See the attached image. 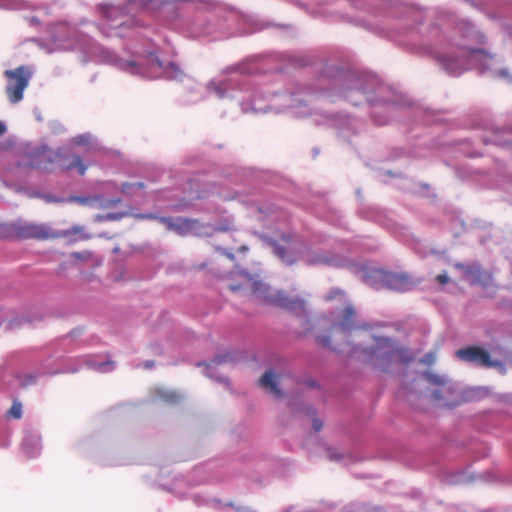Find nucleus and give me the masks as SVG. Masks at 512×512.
I'll return each mask as SVG.
<instances>
[{
	"label": "nucleus",
	"mask_w": 512,
	"mask_h": 512,
	"mask_svg": "<svg viewBox=\"0 0 512 512\" xmlns=\"http://www.w3.org/2000/svg\"><path fill=\"white\" fill-rule=\"evenodd\" d=\"M313 425L316 431H319L322 428V423L318 420H314Z\"/></svg>",
	"instance_id": "30"
},
{
	"label": "nucleus",
	"mask_w": 512,
	"mask_h": 512,
	"mask_svg": "<svg viewBox=\"0 0 512 512\" xmlns=\"http://www.w3.org/2000/svg\"><path fill=\"white\" fill-rule=\"evenodd\" d=\"M267 302L288 310L297 315L305 314V301L299 297H290L282 291H276L266 296Z\"/></svg>",
	"instance_id": "9"
},
{
	"label": "nucleus",
	"mask_w": 512,
	"mask_h": 512,
	"mask_svg": "<svg viewBox=\"0 0 512 512\" xmlns=\"http://www.w3.org/2000/svg\"><path fill=\"white\" fill-rule=\"evenodd\" d=\"M474 38H475V42H476L477 44H483V43H484V40H485V39H484V36H483L482 34H480V33H476V34H475V36H474Z\"/></svg>",
	"instance_id": "24"
},
{
	"label": "nucleus",
	"mask_w": 512,
	"mask_h": 512,
	"mask_svg": "<svg viewBox=\"0 0 512 512\" xmlns=\"http://www.w3.org/2000/svg\"><path fill=\"white\" fill-rule=\"evenodd\" d=\"M230 230H233V228L230 227L229 225H219L214 228V231H216V232H226V231H230Z\"/></svg>",
	"instance_id": "23"
},
{
	"label": "nucleus",
	"mask_w": 512,
	"mask_h": 512,
	"mask_svg": "<svg viewBox=\"0 0 512 512\" xmlns=\"http://www.w3.org/2000/svg\"><path fill=\"white\" fill-rule=\"evenodd\" d=\"M282 241L287 243V244H289V243L292 242V236L285 234V235L282 236Z\"/></svg>",
	"instance_id": "29"
},
{
	"label": "nucleus",
	"mask_w": 512,
	"mask_h": 512,
	"mask_svg": "<svg viewBox=\"0 0 512 512\" xmlns=\"http://www.w3.org/2000/svg\"><path fill=\"white\" fill-rule=\"evenodd\" d=\"M366 282L374 289L387 288L404 292L416 285V282L406 273H393L376 269L366 276Z\"/></svg>",
	"instance_id": "4"
},
{
	"label": "nucleus",
	"mask_w": 512,
	"mask_h": 512,
	"mask_svg": "<svg viewBox=\"0 0 512 512\" xmlns=\"http://www.w3.org/2000/svg\"><path fill=\"white\" fill-rule=\"evenodd\" d=\"M499 76L503 77V78H506L509 75H508V72L506 70H501V71H499Z\"/></svg>",
	"instance_id": "33"
},
{
	"label": "nucleus",
	"mask_w": 512,
	"mask_h": 512,
	"mask_svg": "<svg viewBox=\"0 0 512 512\" xmlns=\"http://www.w3.org/2000/svg\"><path fill=\"white\" fill-rule=\"evenodd\" d=\"M144 188V184L142 182H136V183H124L122 185V191L123 192H129L132 188Z\"/></svg>",
	"instance_id": "19"
},
{
	"label": "nucleus",
	"mask_w": 512,
	"mask_h": 512,
	"mask_svg": "<svg viewBox=\"0 0 512 512\" xmlns=\"http://www.w3.org/2000/svg\"><path fill=\"white\" fill-rule=\"evenodd\" d=\"M8 414L11 417L15 418V419L21 418V416H22V405H21V403L14 402L12 404L11 408L9 409Z\"/></svg>",
	"instance_id": "18"
},
{
	"label": "nucleus",
	"mask_w": 512,
	"mask_h": 512,
	"mask_svg": "<svg viewBox=\"0 0 512 512\" xmlns=\"http://www.w3.org/2000/svg\"><path fill=\"white\" fill-rule=\"evenodd\" d=\"M108 219H118V217L116 215H108L107 217Z\"/></svg>",
	"instance_id": "35"
},
{
	"label": "nucleus",
	"mask_w": 512,
	"mask_h": 512,
	"mask_svg": "<svg viewBox=\"0 0 512 512\" xmlns=\"http://www.w3.org/2000/svg\"><path fill=\"white\" fill-rule=\"evenodd\" d=\"M436 280L438 281L439 284L446 285L449 282V277L447 276L446 273H443V274H439L436 277Z\"/></svg>",
	"instance_id": "22"
},
{
	"label": "nucleus",
	"mask_w": 512,
	"mask_h": 512,
	"mask_svg": "<svg viewBox=\"0 0 512 512\" xmlns=\"http://www.w3.org/2000/svg\"><path fill=\"white\" fill-rule=\"evenodd\" d=\"M343 292L341 290H335V291H332L329 296L327 297V299L331 300L333 298H335L337 295H342Z\"/></svg>",
	"instance_id": "25"
},
{
	"label": "nucleus",
	"mask_w": 512,
	"mask_h": 512,
	"mask_svg": "<svg viewBox=\"0 0 512 512\" xmlns=\"http://www.w3.org/2000/svg\"><path fill=\"white\" fill-rule=\"evenodd\" d=\"M124 69L132 74H138L139 68L133 61L124 63Z\"/></svg>",
	"instance_id": "20"
},
{
	"label": "nucleus",
	"mask_w": 512,
	"mask_h": 512,
	"mask_svg": "<svg viewBox=\"0 0 512 512\" xmlns=\"http://www.w3.org/2000/svg\"><path fill=\"white\" fill-rule=\"evenodd\" d=\"M261 387L266 389L269 393L279 398L282 396V392L277 386L274 374L271 371L265 372L259 380Z\"/></svg>",
	"instance_id": "12"
},
{
	"label": "nucleus",
	"mask_w": 512,
	"mask_h": 512,
	"mask_svg": "<svg viewBox=\"0 0 512 512\" xmlns=\"http://www.w3.org/2000/svg\"><path fill=\"white\" fill-rule=\"evenodd\" d=\"M73 258L75 259H88L90 256H91V253L90 252H83V253H79V252H74L72 253L71 255Z\"/></svg>",
	"instance_id": "21"
},
{
	"label": "nucleus",
	"mask_w": 512,
	"mask_h": 512,
	"mask_svg": "<svg viewBox=\"0 0 512 512\" xmlns=\"http://www.w3.org/2000/svg\"><path fill=\"white\" fill-rule=\"evenodd\" d=\"M111 202L115 205V204H118V203L120 202V200H119V199H117V200H113V201H111Z\"/></svg>",
	"instance_id": "37"
},
{
	"label": "nucleus",
	"mask_w": 512,
	"mask_h": 512,
	"mask_svg": "<svg viewBox=\"0 0 512 512\" xmlns=\"http://www.w3.org/2000/svg\"><path fill=\"white\" fill-rule=\"evenodd\" d=\"M227 357H228V356H217V357L213 360V362H214V363H216V364H221V363L225 362V360H226V358H227Z\"/></svg>",
	"instance_id": "27"
},
{
	"label": "nucleus",
	"mask_w": 512,
	"mask_h": 512,
	"mask_svg": "<svg viewBox=\"0 0 512 512\" xmlns=\"http://www.w3.org/2000/svg\"><path fill=\"white\" fill-rule=\"evenodd\" d=\"M223 253L225 256H227L228 259L234 260V254H232L231 252H229L227 250H223Z\"/></svg>",
	"instance_id": "31"
},
{
	"label": "nucleus",
	"mask_w": 512,
	"mask_h": 512,
	"mask_svg": "<svg viewBox=\"0 0 512 512\" xmlns=\"http://www.w3.org/2000/svg\"><path fill=\"white\" fill-rule=\"evenodd\" d=\"M492 58L493 56L484 49L463 45L459 48L456 56L442 55L439 61L448 72L456 75L462 72L467 65H474L478 61L486 62Z\"/></svg>",
	"instance_id": "3"
},
{
	"label": "nucleus",
	"mask_w": 512,
	"mask_h": 512,
	"mask_svg": "<svg viewBox=\"0 0 512 512\" xmlns=\"http://www.w3.org/2000/svg\"><path fill=\"white\" fill-rule=\"evenodd\" d=\"M270 245L273 248L274 254L278 258H280L282 261H284L290 265L295 262V258L291 254L288 253L285 246L281 245L277 241H270Z\"/></svg>",
	"instance_id": "13"
},
{
	"label": "nucleus",
	"mask_w": 512,
	"mask_h": 512,
	"mask_svg": "<svg viewBox=\"0 0 512 512\" xmlns=\"http://www.w3.org/2000/svg\"><path fill=\"white\" fill-rule=\"evenodd\" d=\"M156 61H157L158 66L161 67V62L158 59Z\"/></svg>",
	"instance_id": "38"
},
{
	"label": "nucleus",
	"mask_w": 512,
	"mask_h": 512,
	"mask_svg": "<svg viewBox=\"0 0 512 512\" xmlns=\"http://www.w3.org/2000/svg\"><path fill=\"white\" fill-rule=\"evenodd\" d=\"M230 289H231V290H233V291H235V290H238V289H239V287H237V286H230Z\"/></svg>",
	"instance_id": "36"
},
{
	"label": "nucleus",
	"mask_w": 512,
	"mask_h": 512,
	"mask_svg": "<svg viewBox=\"0 0 512 512\" xmlns=\"http://www.w3.org/2000/svg\"><path fill=\"white\" fill-rule=\"evenodd\" d=\"M13 236L22 239L45 240L55 235L44 224L35 223H17L11 226Z\"/></svg>",
	"instance_id": "8"
},
{
	"label": "nucleus",
	"mask_w": 512,
	"mask_h": 512,
	"mask_svg": "<svg viewBox=\"0 0 512 512\" xmlns=\"http://www.w3.org/2000/svg\"><path fill=\"white\" fill-rule=\"evenodd\" d=\"M367 358L375 365L386 370L392 363H408L413 358L405 348L390 338L378 337L375 345L364 349Z\"/></svg>",
	"instance_id": "2"
},
{
	"label": "nucleus",
	"mask_w": 512,
	"mask_h": 512,
	"mask_svg": "<svg viewBox=\"0 0 512 512\" xmlns=\"http://www.w3.org/2000/svg\"><path fill=\"white\" fill-rule=\"evenodd\" d=\"M37 166L44 171H54L56 169L69 171L77 168L80 175H84L86 172V166L82 159L75 154L62 156L57 153H49L43 156Z\"/></svg>",
	"instance_id": "6"
},
{
	"label": "nucleus",
	"mask_w": 512,
	"mask_h": 512,
	"mask_svg": "<svg viewBox=\"0 0 512 512\" xmlns=\"http://www.w3.org/2000/svg\"><path fill=\"white\" fill-rule=\"evenodd\" d=\"M457 357L468 363H473L482 367H497L500 362L492 360L489 352L479 346H468L456 352Z\"/></svg>",
	"instance_id": "7"
},
{
	"label": "nucleus",
	"mask_w": 512,
	"mask_h": 512,
	"mask_svg": "<svg viewBox=\"0 0 512 512\" xmlns=\"http://www.w3.org/2000/svg\"><path fill=\"white\" fill-rule=\"evenodd\" d=\"M131 2L137 3L141 6H148L150 0H130Z\"/></svg>",
	"instance_id": "28"
},
{
	"label": "nucleus",
	"mask_w": 512,
	"mask_h": 512,
	"mask_svg": "<svg viewBox=\"0 0 512 512\" xmlns=\"http://www.w3.org/2000/svg\"><path fill=\"white\" fill-rule=\"evenodd\" d=\"M143 218H147V219H157L160 223H162L163 225L166 226V228L170 231H174L175 230V225H176V218H171V217H157L155 215H145L143 216Z\"/></svg>",
	"instance_id": "16"
},
{
	"label": "nucleus",
	"mask_w": 512,
	"mask_h": 512,
	"mask_svg": "<svg viewBox=\"0 0 512 512\" xmlns=\"http://www.w3.org/2000/svg\"><path fill=\"white\" fill-rule=\"evenodd\" d=\"M5 131H6L5 125L2 122H0V136H2L5 133Z\"/></svg>",
	"instance_id": "32"
},
{
	"label": "nucleus",
	"mask_w": 512,
	"mask_h": 512,
	"mask_svg": "<svg viewBox=\"0 0 512 512\" xmlns=\"http://www.w3.org/2000/svg\"><path fill=\"white\" fill-rule=\"evenodd\" d=\"M7 78L6 94L11 103H18L23 99V92L28 87L32 77V71L27 66H19L14 70H6Z\"/></svg>",
	"instance_id": "5"
},
{
	"label": "nucleus",
	"mask_w": 512,
	"mask_h": 512,
	"mask_svg": "<svg viewBox=\"0 0 512 512\" xmlns=\"http://www.w3.org/2000/svg\"><path fill=\"white\" fill-rule=\"evenodd\" d=\"M175 233L180 236H208V226L200 223L198 220L178 217L176 218Z\"/></svg>",
	"instance_id": "11"
},
{
	"label": "nucleus",
	"mask_w": 512,
	"mask_h": 512,
	"mask_svg": "<svg viewBox=\"0 0 512 512\" xmlns=\"http://www.w3.org/2000/svg\"><path fill=\"white\" fill-rule=\"evenodd\" d=\"M327 262H328V260L325 258H317V259L309 261L310 264L327 263Z\"/></svg>",
	"instance_id": "26"
},
{
	"label": "nucleus",
	"mask_w": 512,
	"mask_h": 512,
	"mask_svg": "<svg viewBox=\"0 0 512 512\" xmlns=\"http://www.w3.org/2000/svg\"><path fill=\"white\" fill-rule=\"evenodd\" d=\"M456 269L461 270L464 278L471 285H482L486 286L492 281V274L484 270L479 264H463L456 263L454 266Z\"/></svg>",
	"instance_id": "10"
},
{
	"label": "nucleus",
	"mask_w": 512,
	"mask_h": 512,
	"mask_svg": "<svg viewBox=\"0 0 512 512\" xmlns=\"http://www.w3.org/2000/svg\"><path fill=\"white\" fill-rule=\"evenodd\" d=\"M328 328V334L317 333L315 336L316 343L322 347L336 349L333 345V340L338 344L342 340L349 337L353 329L356 328L355 324V310L351 306L344 308L341 319L338 322H331L327 317L323 316L315 320L309 318L303 319L304 333H308L314 329L321 331Z\"/></svg>",
	"instance_id": "1"
},
{
	"label": "nucleus",
	"mask_w": 512,
	"mask_h": 512,
	"mask_svg": "<svg viewBox=\"0 0 512 512\" xmlns=\"http://www.w3.org/2000/svg\"><path fill=\"white\" fill-rule=\"evenodd\" d=\"M238 251L239 252H246V251H248V247L246 245H242V246L239 247Z\"/></svg>",
	"instance_id": "34"
},
{
	"label": "nucleus",
	"mask_w": 512,
	"mask_h": 512,
	"mask_svg": "<svg viewBox=\"0 0 512 512\" xmlns=\"http://www.w3.org/2000/svg\"><path fill=\"white\" fill-rule=\"evenodd\" d=\"M427 379L429 380L430 383L439 386V389L433 391L432 397L435 400H441L443 398L442 391L446 389V379L433 374H428Z\"/></svg>",
	"instance_id": "14"
},
{
	"label": "nucleus",
	"mask_w": 512,
	"mask_h": 512,
	"mask_svg": "<svg viewBox=\"0 0 512 512\" xmlns=\"http://www.w3.org/2000/svg\"><path fill=\"white\" fill-rule=\"evenodd\" d=\"M99 201L98 197H89V196H70L68 198V202H76L80 205H88V206H96V203Z\"/></svg>",
	"instance_id": "15"
},
{
	"label": "nucleus",
	"mask_w": 512,
	"mask_h": 512,
	"mask_svg": "<svg viewBox=\"0 0 512 512\" xmlns=\"http://www.w3.org/2000/svg\"><path fill=\"white\" fill-rule=\"evenodd\" d=\"M165 72L171 79H181L183 76V72L174 63H170Z\"/></svg>",
	"instance_id": "17"
}]
</instances>
